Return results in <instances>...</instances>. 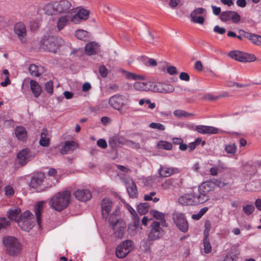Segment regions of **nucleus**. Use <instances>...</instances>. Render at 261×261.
<instances>
[{
  "label": "nucleus",
  "instance_id": "nucleus-31",
  "mask_svg": "<svg viewBox=\"0 0 261 261\" xmlns=\"http://www.w3.org/2000/svg\"><path fill=\"white\" fill-rule=\"evenodd\" d=\"M153 217L160 221L162 227H167V224L165 219V214L157 211H153L151 212Z\"/></svg>",
  "mask_w": 261,
  "mask_h": 261
},
{
  "label": "nucleus",
  "instance_id": "nucleus-16",
  "mask_svg": "<svg viewBox=\"0 0 261 261\" xmlns=\"http://www.w3.org/2000/svg\"><path fill=\"white\" fill-rule=\"evenodd\" d=\"M126 225L124 221H119L113 225L112 228L114 231V236L118 239H121L124 234Z\"/></svg>",
  "mask_w": 261,
  "mask_h": 261
},
{
  "label": "nucleus",
  "instance_id": "nucleus-3",
  "mask_svg": "<svg viewBox=\"0 0 261 261\" xmlns=\"http://www.w3.org/2000/svg\"><path fill=\"white\" fill-rule=\"evenodd\" d=\"M61 43V39L51 36L41 40L40 46L44 50L55 53Z\"/></svg>",
  "mask_w": 261,
  "mask_h": 261
},
{
  "label": "nucleus",
  "instance_id": "nucleus-43",
  "mask_svg": "<svg viewBox=\"0 0 261 261\" xmlns=\"http://www.w3.org/2000/svg\"><path fill=\"white\" fill-rule=\"evenodd\" d=\"M123 72L125 73L126 78L128 79L143 80L144 79V76L143 75H138L125 70H123Z\"/></svg>",
  "mask_w": 261,
  "mask_h": 261
},
{
  "label": "nucleus",
  "instance_id": "nucleus-18",
  "mask_svg": "<svg viewBox=\"0 0 261 261\" xmlns=\"http://www.w3.org/2000/svg\"><path fill=\"white\" fill-rule=\"evenodd\" d=\"M15 33L18 36L19 39L22 41L27 36V31L25 25L22 22L17 23L14 27Z\"/></svg>",
  "mask_w": 261,
  "mask_h": 261
},
{
  "label": "nucleus",
  "instance_id": "nucleus-12",
  "mask_svg": "<svg viewBox=\"0 0 261 261\" xmlns=\"http://www.w3.org/2000/svg\"><path fill=\"white\" fill-rule=\"evenodd\" d=\"M113 203L109 199L105 198L101 200L100 206L101 208V215L102 218L106 220L108 219L109 214L110 212Z\"/></svg>",
  "mask_w": 261,
  "mask_h": 261
},
{
  "label": "nucleus",
  "instance_id": "nucleus-39",
  "mask_svg": "<svg viewBox=\"0 0 261 261\" xmlns=\"http://www.w3.org/2000/svg\"><path fill=\"white\" fill-rule=\"evenodd\" d=\"M157 147L160 149L170 150L172 148V144L165 141H160L157 144Z\"/></svg>",
  "mask_w": 261,
  "mask_h": 261
},
{
  "label": "nucleus",
  "instance_id": "nucleus-59",
  "mask_svg": "<svg viewBox=\"0 0 261 261\" xmlns=\"http://www.w3.org/2000/svg\"><path fill=\"white\" fill-rule=\"evenodd\" d=\"M238 256L232 253L227 254L225 257L224 261H237Z\"/></svg>",
  "mask_w": 261,
  "mask_h": 261
},
{
  "label": "nucleus",
  "instance_id": "nucleus-42",
  "mask_svg": "<svg viewBox=\"0 0 261 261\" xmlns=\"http://www.w3.org/2000/svg\"><path fill=\"white\" fill-rule=\"evenodd\" d=\"M203 249L205 253H209L212 251V246L210 242L209 237H203Z\"/></svg>",
  "mask_w": 261,
  "mask_h": 261
},
{
  "label": "nucleus",
  "instance_id": "nucleus-35",
  "mask_svg": "<svg viewBox=\"0 0 261 261\" xmlns=\"http://www.w3.org/2000/svg\"><path fill=\"white\" fill-rule=\"evenodd\" d=\"M69 21L68 15H64L60 17L57 21V28L59 31H61L66 25Z\"/></svg>",
  "mask_w": 261,
  "mask_h": 261
},
{
  "label": "nucleus",
  "instance_id": "nucleus-34",
  "mask_svg": "<svg viewBox=\"0 0 261 261\" xmlns=\"http://www.w3.org/2000/svg\"><path fill=\"white\" fill-rule=\"evenodd\" d=\"M97 49V44L95 42L88 43L85 46V51L89 55L95 54Z\"/></svg>",
  "mask_w": 261,
  "mask_h": 261
},
{
  "label": "nucleus",
  "instance_id": "nucleus-8",
  "mask_svg": "<svg viewBox=\"0 0 261 261\" xmlns=\"http://www.w3.org/2000/svg\"><path fill=\"white\" fill-rule=\"evenodd\" d=\"M159 221H152L150 224L151 229L148 236L149 241H154L160 239L164 234V231L161 227Z\"/></svg>",
  "mask_w": 261,
  "mask_h": 261
},
{
  "label": "nucleus",
  "instance_id": "nucleus-64",
  "mask_svg": "<svg viewBox=\"0 0 261 261\" xmlns=\"http://www.w3.org/2000/svg\"><path fill=\"white\" fill-rule=\"evenodd\" d=\"M179 79L181 80L188 82L190 80V76L187 72H182L179 75Z\"/></svg>",
  "mask_w": 261,
  "mask_h": 261
},
{
  "label": "nucleus",
  "instance_id": "nucleus-38",
  "mask_svg": "<svg viewBox=\"0 0 261 261\" xmlns=\"http://www.w3.org/2000/svg\"><path fill=\"white\" fill-rule=\"evenodd\" d=\"M150 91H152L155 92L162 93V83L154 82L150 81Z\"/></svg>",
  "mask_w": 261,
  "mask_h": 261
},
{
  "label": "nucleus",
  "instance_id": "nucleus-26",
  "mask_svg": "<svg viewBox=\"0 0 261 261\" xmlns=\"http://www.w3.org/2000/svg\"><path fill=\"white\" fill-rule=\"evenodd\" d=\"M150 81L148 82H136L133 85V87L138 91H150Z\"/></svg>",
  "mask_w": 261,
  "mask_h": 261
},
{
  "label": "nucleus",
  "instance_id": "nucleus-1",
  "mask_svg": "<svg viewBox=\"0 0 261 261\" xmlns=\"http://www.w3.org/2000/svg\"><path fill=\"white\" fill-rule=\"evenodd\" d=\"M71 193L65 190L55 194L49 201V205L53 209L61 212L66 208L69 204Z\"/></svg>",
  "mask_w": 261,
  "mask_h": 261
},
{
  "label": "nucleus",
  "instance_id": "nucleus-58",
  "mask_svg": "<svg viewBox=\"0 0 261 261\" xmlns=\"http://www.w3.org/2000/svg\"><path fill=\"white\" fill-rule=\"evenodd\" d=\"M99 72L100 75L103 77H106L108 75V70L104 65L99 66Z\"/></svg>",
  "mask_w": 261,
  "mask_h": 261
},
{
  "label": "nucleus",
  "instance_id": "nucleus-4",
  "mask_svg": "<svg viewBox=\"0 0 261 261\" xmlns=\"http://www.w3.org/2000/svg\"><path fill=\"white\" fill-rule=\"evenodd\" d=\"M33 215L28 211L24 212L17 220L19 226L23 230L29 231L34 226Z\"/></svg>",
  "mask_w": 261,
  "mask_h": 261
},
{
  "label": "nucleus",
  "instance_id": "nucleus-61",
  "mask_svg": "<svg viewBox=\"0 0 261 261\" xmlns=\"http://www.w3.org/2000/svg\"><path fill=\"white\" fill-rule=\"evenodd\" d=\"M70 20L74 24H79L82 20L80 19L79 16L76 14V13L70 17Z\"/></svg>",
  "mask_w": 261,
  "mask_h": 261
},
{
  "label": "nucleus",
  "instance_id": "nucleus-50",
  "mask_svg": "<svg viewBox=\"0 0 261 261\" xmlns=\"http://www.w3.org/2000/svg\"><path fill=\"white\" fill-rule=\"evenodd\" d=\"M11 222L8 220L6 218L2 217L0 218V230L5 229L7 227L10 226Z\"/></svg>",
  "mask_w": 261,
  "mask_h": 261
},
{
  "label": "nucleus",
  "instance_id": "nucleus-15",
  "mask_svg": "<svg viewBox=\"0 0 261 261\" xmlns=\"http://www.w3.org/2000/svg\"><path fill=\"white\" fill-rule=\"evenodd\" d=\"M75 197L81 201L86 202L92 197L91 192L88 189L77 190L74 193Z\"/></svg>",
  "mask_w": 261,
  "mask_h": 261
},
{
  "label": "nucleus",
  "instance_id": "nucleus-14",
  "mask_svg": "<svg viewBox=\"0 0 261 261\" xmlns=\"http://www.w3.org/2000/svg\"><path fill=\"white\" fill-rule=\"evenodd\" d=\"M45 178V175L42 172L35 174L32 177L30 186L34 189H37L42 184Z\"/></svg>",
  "mask_w": 261,
  "mask_h": 261
},
{
  "label": "nucleus",
  "instance_id": "nucleus-22",
  "mask_svg": "<svg viewBox=\"0 0 261 261\" xmlns=\"http://www.w3.org/2000/svg\"><path fill=\"white\" fill-rule=\"evenodd\" d=\"M44 203L45 201H39L34 207V213L36 216L37 222L40 227L41 224V214L44 208L43 204Z\"/></svg>",
  "mask_w": 261,
  "mask_h": 261
},
{
  "label": "nucleus",
  "instance_id": "nucleus-44",
  "mask_svg": "<svg viewBox=\"0 0 261 261\" xmlns=\"http://www.w3.org/2000/svg\"><path fill=\"white\" fill-rule=\"evenodd\" d=\"M149 210V204L147 203H143L138 205L137 207L138 212L141 215L147 213Z\"/></svg>",
  "mask_w": 261,
  "mask_h": 261
},
{
  "label": "nucleus",
  "instance_id": "nucleus-10",
  "mask_svg": "<svg viewBox=\"0 0 261 261\" xmlns=\"http://www.w3.org/2000/svg\"><path fill=\"white\" fill-rule=\"evenodd\" d=\"M126 99L122 95L116 94L111 96L109 100V103L114 109L120 110L126 103Z\"/></svg>",
  "mask_w": 261,
  "mask_h": 261
},
{
  "label": "nucleus",
  "instance_id": "nucleus-36",
  "mask_svg": "<svg viewBox=\"0 0 261 261\" xmlns=\"http://www.w3.org/2000/svg\"><path fill=\"white\" fill-rule=\"evenodd\" d=\"M21 213V210L19 208H17L15 209H12L9 210L7 212V217L8 218L11 220H17L19 215Z\"/></svg>",
  "mask_w": 261,
  "mask_h": 261
},
{
  "label": "nucleus",
  "instance_id": "nucleus-9",
  "mask_svg": "<svg viewBox=\"0 0 261 261\" xmlns=\"http://www.w3.org/2000/svg\"><path fill=\"white\" fill-rule=\"evenodd\" d=\"M35 156L28 148L20 150L17 154V162L21 166H24Z\"/></svg>",
  "mask_w": 261,
  "mask_h": 261
},
{
  "label": "nucleus",
  "instance_id": "nucleus-63",
  "mask_svg": "<svg viewBox=\"0 0 261 261\" xmlns=\"http://www.w3.org/2000/svg\"><path fill=\"white\" fill-rule=\"evenodd\" d=\"M214 31L219 34L223 35L225 33L226 30L224 28H221L218 25H216L214 28Z\"/></svg>",
  "mask_w": 261,
  "mask_h": 261
},
{
  "label": "nucleus",
  "instance_id": "nucleus-53",
  "mask_svg": "<svg viewBox=\"0 0 261 261\" xmlns=\"http://www.w3.org/2000/svg\"><path fill=\"white\" fill-rule=\"evenodd\" d=\"M45 89L48 94H52L54 90L53 82L51 81L46 82L45 84Z\"/></svg>",
  "mask_w": 261,
  "mask_h": 261
},
{
  "label": "nucleus",
  "instance_id": "nucleus-6",
  "mask_svg": "<svg viewBox=\"0 0 261 261\" xmlns=\"http://www.w3.org/2000/svg\"><path fill=\"white\" fill-rule=\"evenodd\" d=\"M134 242L130 240H127L118 246L116 250V255L118 258H124L134 249Z\"/></svg>",
  "mask_w": 261,
  "mask_h": 261
},
{
  "label": "nucleus",
  "instance_id": "nucleus-41",
  "mask_svg": "<svg viewBox=\"0 0 261 261\" xmlns=\"http://www.w3.org/2000/svg\"><path fill=\"white\" fill-rule=\"evenodd\" d=\"M173 114L175 116L181 118V117H189L191 116H193L194 114L192 113H188L185 110H176L174 111Z\"/></svg>",
  "mask_w": 261,
  "mask_h": 261
},
{
  "label": "nucleus",
  "instance_id": "nucleus-29",
  "mask_svg": "<svg viewBox=\"0 0 261 261\" xmlns=\"http://www.w3.org/2000/svg\"><path fill=\"white\" fill-rule=\"evenodd\" d=\"M120 214V211L118 209H116L110 216L108 218V222L110 223V225L112 227L113 225H115L117 222L119 221H123L121 219L118 218V216Z\"/></svg>",
  "mask_w": 261,
  "mask_h": 261
},
{
  "label": "nucleus",
  "instance_id": "nucleus-54",
  "mask_svg": "<svg viewBox=\"0 0 261 261\" xmlns=\"http://www.w3.org/2000/svg\"><path fill=\"white\" fill-rule=\"evenodd\" d=\"M238 34L242 35L243 38H246L250 40L253 33H250L243 29H240L238 31Z\"/></svg>",
  "mask_w": 261,
  "mask_h": 261
},
{
  "label": "nucleus",
  "instance_id": "nucleus-5",
  "mask_svg": "<svg viewBox=\"0 0 261 261\" xmlns=\"http://www.w3.org/2000/svg\"><path fill=\"white\" fill-rule=\"evenodd\" d=\"M229 57L240 62H252L256 60V57L252 54L235 50L229 52Z\"/></svg>",
  "mask_w": 261,
  "mask_h": 261
},
{
  "label": "nucleus",
  "instance_id": "nucleus-48",
  "mask_svg": "<svg viewBox=\"0 0 261 261\" xmlns=\"http://www.w3.org/2000/svg\"><path fill=\"white\" fill-rule=\"evenodd\" d=\"M244 213L247 215H251L254 211V206L252 204H247L243 207Z\"/></svg>",
  "mask_w": 261,
  "mask_h": 261
},
{
  "label": "nucleus",
  "instance_id": "nucleus-13",
  "mask_svg": "<svg viewBox=\"0 0 261 261\" xmlns=\"http://www.w3.org/2000/svg\"><path fill=\"white\" fill-rule=\"evenodd\" d=\"M206 12V10L202 8H198L195 9L190 14L191 21L194 23H197L201 24H203L204 18L201 16L196 17V15L202 14Z\"/></svg>",
  "mask_w": 261,
  "mask_h": 261
},
{
  "label": "nucleus",
  "instance_id": "nucleus-40",
  "mask_svg": "<svg viewBox=\"0 0 261 261\" xmlns=\"http://www.w3.org/2000/svg\"><path fill=\"white\" fill-rule=\"evenodd\" d=\"M225 151L227 153L234 155L237 151V146L234 143L225 145Z\"/></svg>",
  "mask_w": 261,
  "mask_h": 261
},
{
  "label": "nucleus",
  "instance_id": "nucleus-20",
  "mask_svg": "<svg viewBox=\"0 0 261 261\" xmlns=\"http://www.w3.org/2000/svg\"><path fill=\"white\" fill-rule=\"evenodd\" d=\"M194 205L202 204L209 200V196L203 192H193Z\"/></svg>",
  "mask_w": 261,
  "mask_h": 261
},
{
  "label": "nucleus",
  "instance_id": "nucleus-46",
  "mask_svg": "<svg viewBox=\"0 0 261 261\" xmlns=\"http://www.w3.org/2000/svg\"><path fill=\"white\" fill-rule=\"evenodd\" d=\"M249 41L255 45L261 46V36L260 35L252 34Z\"/></svg>",
  "mask_w": 261,
  "mask_h": 261
},
{
  "label": "nucleus",
  "instance_id": "nucleus-60",
  "mask_svg": "<svg viewBox=\"0 0 261 261\" xmlns=\"http://www.w3.org/2000/svg\"><path fill=\"white\" fill-rule=\"evenodd\" d=\"M220 166H217L216 167L211 168L210 170V174L213 176L217 175L218 174L219 171H220Z\"/></svg>",
  "mask_w": 261,
  "mask_h": 261
},
{
  "label": "nucleus",
  "instance_id": "nucleus-19",
  "mask_svg": "<svg viewBox=\"0 0 261 261\" xmlns=\"http://www.w3.org/2000/svg\"><path fill=\"white\" fill-rule=\"evenodd\" d=\"M178 171V169L176 168H171L166 166H161L158 170L160 176L162 177H169Z\"/></svg>",
  "mask_w": 261,
  "mask_h": 261
},
{
  "label": "nucleus",
  "instance_id": "nucleus-62",
  "mask_svg": "<svg viewBox=\"0 0 261 261\" xmlns=\"http://www.w3.org/2000/svg\"><path fill=\"white\" fill-rule=\"evenodd\" d=\"M97 145L100 148L105 149L107 147V143L105 139H100L97 141Z\"/></svg>",
  "mask_w": 261,
  "mask_h": 261
},
{
  "label": "nucleus",
  "instance_id": "nucleus-51",
  "mask_svg": "<svg viewBox=\"0 0 261 261\" xmlns=\"http://www.w3.org/2000/svg\"><path fill=\"white\" fill-rule=\"evenodd\" d=\"M149 127L153 129H156L159 130H164L165 126L160 123L152 122L149 124Z\"/></svg>",
  "mask_w": 261,
  "mask_h": 261
},
{
  "label": "nucleus",
  "instance_id": "nucleus-47",
  "mask_svg": "<svg viewBox=\"0 0 261 261\" xmlns=\"http://www.w3.org/2000/svg\"><path fill=\"white\" fill-rule=\"evenodd\" d=\"M162 89V93H171L174 90V87L173 86L165 83H163Z\"/></svg>",
  "mask_w": 261,
  "mask_h": 261
},
{
  "label": "nucleus",
  "instance_id": "nucleus-25",
  "mask_svg": "<svg viewBox=\"0 0 261 261\" xmlns=\"http://www.w3.org/2000/svg\"><path fill=\"white\" fill-rule=\"evenodd\" d=\"M76 147L77 145L74 141H67L61 149L60 152L62 154H67L69 152L74 150Z\"/></svg>",
  "mask_w": 261,
  "mask_h": 261
},
{
  "label": "nucleus",
  "instance_id": "nucleus-27",
  "mask_svg": "<svg viewBox=\"0 0 261 261\" xmlns=\"http://www.w3.org/2000/svg\"><path fill=\"white\" fill-rule=\"evenodd\" d=\"M127 191L129 196L132 198H137L138 196V191L135 183L132 181L127 184Z\"/></svg>",
  "mask_w": 261,
  "mask_h": 261
},
{
  "label": "nucleus",
  "instance_id": "nucleus-55",
  "mask_svg": "<svg viewBox=\"0 0 261 261\" xmlns=\"http://www.w3.org/2000/svg\"><path fill=\"white\" fill-rule=\"evenodd\" d=\"M5 194L7 197H11L14 194V190L11 186H7L4 188Z\"/></svg>",
  "mask_w": 261,
  "mask_h": 261
},
{
  "label": "nucleus",
  "instance_id": "nucleus-49",
  "mask_svg": "<svg viewBox=\"0 0 261 261\" xmlns=\"http://www.w3.org/2000/svg\"><path fill=\"white\" fill-rule=\"evenodd\" d=\"M38 66L35 64H31L29 66L30 74L34 76H39V74L38 70Z\"/></svg>",
  "mask_w": 261,
  "mask_h": 261
},
{
  "label": "nucleus",
  "instance_id": "nucleus-11",
  "mask_svg": "<svg viewBox=\"0 0 261 261\" xmlns=\"http://www.w3.org/2000/svg\"><path fill=\"white\" fill-rule=\"evenodd\" d=\"M57 14L60 13H71V3L68 0H60L55 3Z\"/></svg>",
  "mask_w": 261,
  "mask_h": 261
},
{
  "label": "nucleus",
  "instance_id": "nucleus-28",
  "mask_svg": "<svg viewBox=\"0 0 261 261\" xmlns=\"http://www.w3.org/2000/svg\"><path fill=\"white\" fill-rule=\"evenodd\" d=\"M55 3H50L45 5L42 9L44 12L48 15L57 14Z\"/></svg>",
  "mask_w": 261,
  "mask_h": 261
},
{
  "label": "nucleus",
  "instance_id": "nucleus-52",
  "mask_svg": "<svg viewBox=\"0 0 261 261\" xmlns=\"http://www.w3.org/2000/svg\"><path fill=\"white\" fill-rule=\"evenodd\" d=\"M211 229V224L209 221H206L204 224V230L203 232V237H209V233Z\"/></svg>",
  "mask_w": 261,
  "mask_h": 261
},
{
  "label": "nucleus",
  "instance_id": "nucleus-30",
  "mask_svg": "<svg viewBox=\"0 0 261 261\" xmlns=\"http://www.w3.org/2000/svg\"><path fill=\"white\" fill-rule=\"evenodd\" d=\"M48 135V130L46 128H43L40 135L39 144L42 146H47L49 145L50 140L47 137Z\"/></svg>",
  "mask_w": 261,
  "mask_h": 261
},
{
  "label": "nucleus",
  "instance_id": "nucleus-7",
  "mask_svg": "<svg viewBox=\"0 0 261 261\" xmlns=\"http://www.w3.org/2000/svg\"><path fill=\"white\" fill-rule=\"evenodd\" d=\"M172 220L177 227L182 232H186L189 229V225L185 214L182 213H174Z\"/></svg>",
  "mask_w": 261,
  "mask_h": 261
},
{
  "label": "nucleus",
  "instance_id": "nucleus-24",
  "mask_svg": "<svg viewBox=\"0 0 261 261\" xmlns=\"http://www.w3.org/2000/svg\"><path fill=\"white\" fill-rule=\"evenodd\" d=\"M30 87L34 97L38 98L42 92L41 86L36 81L32 80L30 81Z\"/></svg>",
  "mask_w": 261,
  "mask_h": 261
},
{
  "label": "nucleus",
  "instance_id": "nucleus-2",
  "mask_svg": "<svg viewBox=\"0 0 261 261\" xmlns=\"http://www.w3.org/2000/svg\"><path fill=\"white\" fill-rule=\"evenodd\" d=\"M3 242L6 247V252L9 255L14 256L20 252V245L15 238L10 236L5 237Z\"/></svg>",
  "mask_w": 261,
  "mask_h": 261
},
{
  "label": "nucleus",
  "instance_id": "nucleus-23",
  "mask_svg": "<svg viewBox=\"0 0 261 261\" xmlns=\"http://www.w3.org/2000/svg\"><path fill=\"white\" fill-rule=\"evenodd\" d=\"M215 185V182L212 181H206L203 182L199 187V192H203L207 194L208 192L214 190Z\"/></svg>",
  "mask_w": 261,
  "mask_h": 261
},
{
  "label": "nucleus",
  "instance_id": "nucleus-32",
  "mask_svg": "<svg viewBox=\"0 0 261 261\" xmlns=\"http://www.w3.org/2000/svg\"><path fill=\"white\" fill-rule=\"evenodd\" d=\"M15 133L16 137L19 140L23 141L27 137V132L25 128L19 126L16 127Z\"/></svg>",
  "mask_w": 261,
  "mask_h": 261
},
{
  "label": "nucleus",
  "instance_id": "nucleus-33",
  "mask_svg": "<svg viewBox=\"0 0 261 261\" xmlns=\"http://www.w3.org/2000/svg\"><path fill=\"white\" fill-rule=\"evenodd\" d=\"M76 37L81 40L88 41L90 38V34L89 32L83 30H79L75 31Z\"/></svg>",
  "mask_w": 261,
  "mask_h": 261
},
{
  "label": "nucleus",
  "instance_id": "nucleus-56",
  "mask_svg": "<svg viewBox=\"0 0 261 261\" xmlns=\"http://www.w3.org/2000/svg\"><path fill=\"white\" fill-rule=\"evenodd\" d=\"M232 13L231 14V20L233 23H237L240 21L241 17L237 12L232 11Z\"/></svg>",
  "mask_w": 261,
  "mask_h": 261
},
{
  "label": "nucleus",
  "instance_id": "nucleus-45",
  "mask_svg": "<svg viewBox=\"0 0 261 261\" xmlns=\"http://www.w3.org/2000/svg\"><path fill=\"white\" fill-rule=\"evenodd\" d=\"M233 13L232 11L222 12L220 15V19L222 21H227L231 20V14Z\"/></svg>",
  "mask_w": 261,
  "mask_h": 261
},
{
  "label": "nucleus",
  "instance_id": "nucleus-21",
  "mask_svg": "<svg viewBox=\"0 0 261 261\" xmlns=\"http://www.w3.org/2000/svg\"><path fill=\"white\" fill-rule=\"evenodd\" d=\"M193 193L186 194L178 198L180 204L185 205H194Z\"/></svg>",
  "mask_w": 261,
  "mask_h": 261
},
{
  "label": "nucleus",
  "instance_id": "nucleus-57",
  "mask_svg": "<svg viewBox=\"0 0 261 261\" xmlns=\"http://www.w3.org/2000/svg\"><path fill=\"white\" fill-rule=\"evenodd\" d=\"M173 185V181L171 179H166L162 185V186L164 189H170Z\"/></svg>",
  "mask_w": 261,
  "mask_h": 261
},
{
  "label": "nucleus",
  "instance_id": "nucleus-37",
  "mask_svg": "<svg viewBox=\"0 0 261 261\" xmlns=\"http://www.w3.org/2000/svg\"><path fill=\"white\" fill-rule=\"evenodd\" d=\"M89 11L84 8L80 9L76 13V14L82 21L87 20L89 18Z\"/></svg>",
  "mask_w": 261,
  "mask_h": 261
},
{
  "label": "nucleus",
  "instance_id": "nucleus-17",
  "mask_svg": "<svg viewBox=\"0 0 261 261\" xmlns=\"http://www.w3.org/2000/svg\"><path fill=\"white\" fill-rule=\"evenodd\" d=\"M195 130L202 134H217L219 132L218 128L202 125H197L195 127Z\"/></svg>",
  "mask_w": 261,
  "mask_h": 261
}]
</instances>
